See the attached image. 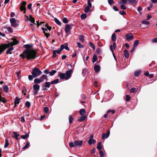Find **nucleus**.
I'll list each match as a JSON object with an SVG mask.
<instances>
[{
  "instance_id": "obj_18",
  "label": "nucleus",
  "mask_w": 157,
  "mask_h": 157,
  "mask_svg": "<svg viewBox=\"0 0 157 157\" xmlns=\"http://www.w3.org/2000/svg\"><path fill=\"white\" fill-rule=\"evenodd\" d=\"M3 88L4 91L6 93H7L9 91V88L8 86L6 85H4L3 86Z\"/></svg>"
},
{
  "instance_id": "obj_58",
  "label": "nucleus",
  "mask_w": 157,
  "mask_h": 157,
  "mask_svg": "<svg viewBox=\"0 0 157 157\" xmlns=\"http://www.w3.org/2000/svg\"><path fill=\"white\" fill-rule=\"evenodd\" d=\"M32 6V3H30L28 5L27 8L29 9H30Z\"/></svg>"
},
{
  "instance_id": "obj_64",
  "label": "nucleus",
  "mask_w": 157,
  "mask_h": 157,
  "mask_svg": "<svg viewBox=\"0 0 157 157\" xmlns=\"http://www.w3.org/2000/svg\"><path fill=\"white\" fill-rule=\"evenodd\" d=\"M121 9L123 10H125L126 9V8L125 7L124 5H121Z\"/></svg>"
},
{
  "instance_id": "obj_16",
  "label": "nucleus",
  "mask_w": 157,
  "mask_h": 157,
  "mask_svg": "<svg viewBox=\"0 0 157 157\" xmlns=\"http://www.w3.org/2000/svg\"><path fill=\"white\" fill-rule=\"evenodd\" d=\"M51 83H50L49 82H46L45 83V85H44V83L42 85V87H47L48 88H49L50 86Z\"/></svg>"
},
{
  "instance_id": "obj_8",
  "label": "nucleus",
  "mask_w": 157,
  "mask_h": 157,
  "mask_svg": "<svg viewBox=\"0 0 157 157\" xmlns=\"http://www.w3.org/2000/svg\"><path fill=\"white\" fill-rule=\"evenodd\" d=\"M41 29L43 31L45 36L47 38L50 35L49 34L50 31H49L48 29H47L46 28H44V27H42L41 28Z\"/></svg>"
},
{
  "instance_id": "obj_7",
  "label": "nucleus",
  "mask_w": 157,
  "mask_h": 157,
  "mask_svg": "<svg viewBox=\"0 0 157 157\" xmlns=\"http://www.w3.org/2000/svg\"><path fill=\"white\" fill-rule=\"evenodd\" d=\"M9 48V46L6 44H2L0 45V55L4 52L6 48Z\"/></svg>"
},
{
  "instance_id": "obj_53",
  "label": "nucleus",
  "mask_w": 157,
  "mask_h": 157,
  "mask_svg": "<svg viewBox=\"0 0 157 157\" xmlns=\"http://www.w3.org/2000/svg\"><path fill=\"white\" fill-rule=\"evenodd\" d=\"M77 44L79 48H83L84 47V46L82 44H81L79 42H78L77 43Z\"/></svg>"
},
{
  "instance_id": "obj_26",
  "label": "nucleus",
  "mask_w": 157,
  "mask_h": 157,
  "mask_svg": "<svg viewBox=\"0 0 157 157\" xmlns=\"http://www.w3.org/2000/svg\"><path fill=\"white\" fill-rule=\"evenodd\" d=\"M141 74V71H135L134 73V75L136 76H139Z\"/></svg>"
},
{
  "instance_id": "obj_35",
  "label": "nucleus",
  "mask_w": 157,
  "mask_h": 157,
  "mask_svg": "<svg viewBox=\"0 0 157 157\" xmlns=\"http://www.w3.org/2000/svg\"><path fill=\"white\" fill-rule=\"evenodd\" d=\"M139 41L138 40H136L134 42V47H136L139 44Z\"/></svg>"
},
{
  "instance_id": "obj_1",
  "label": "nucleus",
  "mask_w": 157,
  "mask_h": 157,
  "mask_svg": "<svg viewBox=\"0 0 157 157\" xmlns=\"http://www.w3.org/2000/svg\"><path fill=\"white\" fill-rule=\"evenodd\" d=\"M23 59L26 58L27 59H34L36 57V52L33 49L27 48L20 55Z\"/></svg>"
},
{
  "instance_id": "obj_5",
  "label": "nucleus",
  "mask_w": 157,
  "mask_h": 157,
  "mask_svg": "<svg viewBox=\"0 0 157 157\" xmlns=\"http://www.w3.org/2000/svg\"><path fill=\"white\" fill-rule=\"evenodd\" d=\"M11 25L13 27H16L18 26V22L14 18H11L10 19Z\"/></svg>"
},
{
  "instance_id": "obj_21",
  "label": "nucleus",
  "mask_w": 157,
  "mask_h": 157,
  "mask_svg": "<svg viewBox=\"0 0 157 157\" xmlns=\"http://www.w3.org/2000/svg\"><path fill=\"white\" fill-rule=\"evenodd\" d=\"M138 0H128V2L129 4H134L136 3Z\"/></svg>"
},
{
  "instance_id": "obj_6",
  "label": "nucleus",
  "mask_w": 157,
  "mask_h": 157,
  "mask_svg": "<svg viewBox=\"0 0 157 157\" xmlns=\"http://www.w3.org/2000/svg\"><path fill=\"white\" fill-rule=\"evenodd\" d=\"M11 40H13L12 41L7 44V45L9 46V48L10 46L13 47L15 45H17L19 43V41L16 39L12 38Z\"/></svg>"
},
{
  "instance_id": "obj_42",
  "label": "nucleus",
  "mask_w": 157,
  "mask_h": 157,
  "mask_svg": "<svg viewBox=\"0 0 157 157\" xmlns=\"http://www.w3.org/2000/svg\"><path fill=\"white\" fill-rule=\"evenodd\" d=\"M89 44L90 46L93 48L94 50L95 49V47L94 46V44L93 43L91 42H90Z\"/></svg>"
},
{
  "instance_id": "obj_43",
  "label": "nucleus",
  "mask_w": 157,
  "mask_h": 157,
  "mask_svg": "<svg viewBox=\"0 0 157 157\" xmlns=\"http://www.w3.org/2000/svg\"><path fill=\"white\" fill-rule=\"evenodd\" d=\"M127 2V0H121L120 3L122 4H126Z\"/></svg>"
},
{
  "instance_id": "obj_13",
  "label": "nucleus",
  "mask_w": 157,
  "mask_h": 157,
  "mask_svg": "<svg viewBox=\"0 0 157 157\" xmlns=\"http://www.w3.org/2000/svg\"><path fill=\"white\" fill-rule=\"evenodd\" d=\"M71 29V25L69 24L66 25L65 28V31L66 33H68Z\"/></svg>"
},
{
  "instance_id": "obj_30",
  "label": "nucleus",
  "mask_w": 157,
  "mask_h": 157,
  "mask_svg": "<svg viewBox=\"0 0 157 157\" xmlns=\"http://www.w3.org/2000/svg\"><path fill=\"white\" fill-rule=\"evenodd\" d=\"M86 118V116H83V117H81L80 118H79L78 120V121L81 122L82 121L85 120Z\"/></svg>"
},
{
  "instance_id": "obj_60",
  "label": "nucleus",
  "mask_w": 157,
  "mask_h": 157,
  "mask_svg": "<svg viewBox=\"0 0 157 157\" xmlns=\"http://www.w3.org/2000/svg\"><path fill=\"white\" fill-rule=\"evenodd\" d=\"M152 42L154 43H157V38H154L152 40Z\"/></svg>"
},
{
  "instance_id": "obj_44",
  "label": "nucleus",
  "mask_w": 157,
  "mask_h": 157,
  "mask_svg": "<svg viewBox=\"0 0 157 157\" xmlns=\"http://www.w3.org/2000/svg\"><path fill=\"white\" fill-rule=\"evenodd\" d=\"M44 111L45 113H48L49 111L48 108L47 107H44Z\"/></svg>"
},
{
  "instance_id": "obj_63",
  "label": "nucleus",
  "mask_w": 157,
  "mask_h": 157,
  "mask_svg": "<svg viewBox=\"0 0 157 157\" xmlns=\"http://www.w3.org/2000/svg\"><path fill=\"white\" fill-rule=\"evenodd\" d=\"M113 9L115 11H118V9L117 8V7L116 6H114L113 7Z\"/></svg>"
},
{
  "instance_id": "obj_55",
  "label": "nucleus",
  "mask_w": 157,
  "mask_h": 157,
  "mask_svg": "<svg viewBox=\"0 0 157 157\" xmlns=\"http://www.w3.org/2000/svg\"><path fill=\"white\" fill-rule=\"evenodd\" d=\"M108 2L110 5H112L113 3V0H108Z\"/></svg>"
},
{
  "instance_id": "obj_45",
  "label": "nucleus",
  "mask_w": 157,
  "mask_h": 157,
  "mask_svg": "<svg viewBox=\"0 0 157 157\" xmlns=\"http://www.w3.org/2000/svg\"><path fill=\"white\" fill-rule=\"evenodd\" d=\"M25 105L26 107L29 108L30 106V103L29 101H26L25 103Z\"/></svg>"
},
{
  "instance_id": "obj_34",
  "label": "nucleus",
  "mask_w": 157,
  "mask_h": 157,
  "mask_svg": "<svg viewBox=\"0 0 157 157\" xmlns=\"http://www.w3.org/2000/svg\"><path fill=\"white\" fill-rule=\"evenodd\" d=\"M9 142L8 140L7 139H5V143L4 145V147L5 148H6L8 147L9 146Z\"/></svg>"
},
{
  "instance_id": "obj_49",
  "label": "nucleus",
  "mask_w": 157,
  "mask_h": 157,
  "mask_svg": "<svg viewBox=\"0 0 157 157\" xmlns=\"http://www.w3.org/2000/svg\"><path fill=\"white\" fill-rule=\"evenodd\" d=\"M100 155L101 157H103L104 156V154L103 151L101 150L100 151Z\"/></svg>"
},
{
  "instance_id": "obj_39",
  "label": "nucleus",
  "mask_w": 157,
  "mask_h": 157,
  "mask_svg": "<svg viewBox=\"0 0 157 157\" xmlns=\"http://www.w3.org/2000/svg\"><path fill=\"white\" fill-rule=\"evenodd\" d=\"M87 17L86 14L85 13L83 14L81 16V17L82 19H85Z\"/></svg>"
},
{
  "instance_id": "obj_46",
  "label": "nucleus",
  "mask_w": 157,
  "mask_h": 157,
  "mask_svg": "<svg viewBox=\"0 0 157 157\" xmlns=\"http://www.w3.org/2000/svg\"><path fill=\"white\" fill-rule=\"evenodd\" d=\"M90 8V7H89L88 6H86L84 10V12L85 13L88 12Z\"/></svg>"
},
{
  "instance_id": "obj_48",
  "label": "nucleus",
  "mask_w": 157,
  "mask_h": 157,
  "mask_svg": "<svg viewBox=\"0 0 157 157\" xmlns=\"http://www.w3.org/2000/svg\"><path fill=\"white\" fill-rule=\"evenodd\" d=\"M141 22L143 24H145V25H148L150 23L149 21H142Z\"/></svg>"
},
{
  "instance_id": "obj_19",
  "label": "nucleus",
  "mask_w": 157,
  "mask_h": 157,
  "mask_svg": "<svg viewBox=\"0 0 157 157\" xmlns=\"http://www.w3.org/2000/svg\"><path fill=\"white\" fill-rule=\"evenodd\" d=\"M40 79L41 82H43L44 79H47V77L45 75H43L40 77Z\"/></svg>"
},
{
  "instance_id": "obj_54",
  "label": "nucleus",
  "mask_w": 157,
  "mask_h": 157,
  "mask_svg": "<svg viewBox=\"0 0 157 157\" xmlns=\"http://www.w3.org/2000/svg\"><path fill=\"white\" fill-rule=\"evenodd\" d=\"M20 121L22 122H25V119L24 117L22 116L21 118Z\"/></svg>"
},
{
  "instance_id": "obj_57",
  "label": "nucleus",
  "mask_w": 157,
  "mask_h": 157,
  "mask_svg": "<svg viewBox=\"0 0 157 157\" xmlns=\"http://www.w3.org/2000/svg\"><path fill=\"white\" fill-rule=\"evenodd\" d=\"M97 51L98 53L100 54L101 52V50L100 48H98L97 49Z\"/></svg>"
},
{
  "instance_id": "obj_12",
  "label": "nucleus",
  "mask_w": 157,
  "mask_h": 157,
  "mask_svg": "<svg viewBox=\"0 0 157 157\" xmlns=\"http://www.w3.org/2000/svg\"><path fill=\"white\" fill-rule=\"evenodd\" d=\"M13 134L11 135L12 137L15 138L16 140H19L18 136H20V134H18L16 132H13Z\"/></svg>"
},
{
  "instance_id": "obj_14",
  "label": "nucleus",
  "mask_w": 157,
  "mask_h": 157,
  "mask_svg": "<svg viewBox=\"0 0 157 157\" xmlns=\"http://www.w3.org/2000/svg\"><path fill=\"white\" fill-rule=\"evenodd\" d=\"M109 134H110V131L109 130H108L107 131V133L106 134L105 133H103L102 134V139H105V138H108L109 135Z\"/></svg>"
},
{
  "instance_id": "obj_17",
  "label": "nucleus",
  "mask_w": 157,
  "mask_h": 157,
  "mask_svg": "<svg viewBox=\"0 0 157 157\" xmlns=\"http://www.w3.org/2000/svg\"><path fill=\"white\" fill-rule=\"evenodd\" d=\"M43 25V26H44L43 27L46 28L47 29H48L49 31H50L52 27L51 26H49V25L47 23H45Z\"/></svg>"
},
{
  "instance_id": "obj_47",
  "label": "nucleus",
  "mask_w": 157,
  "mask_h": 157,
  "mask_svg": "<svg viewBox=\"0 0 157 157\" xmlns=\"http://www.w3.org/2000/svg\"><path fill=\"white\" fill-rule=\"evenodd\" d=\"M92 4L90 2V0H87V6H88L90 8L91 7Z\"/></svg>"
},
{
  "instance_id": "obj_32",
  "label": "nucleus",
  "mask_w": 157,
  "mask_h": 157,
  "mask_svg": "<svg viewBox=\"0 0 157 157\" xmlns=\"http://www.w3.org/2000/svg\"><path fill=\"white\" fill-rule=\"evenodd\" d=\"M97 149L101 150V144L100 142H99L97 145Z\"/></svg>"
},
{
  "instance_id": "obj_31",
  "label": "nucleus",
  "mask_w": 157,
  "mask_h": 157,
  "mask_svg": "<svg viewBox=\"0 0 157 157\" xmlns=\"http://www.w3.org/2000/svg\"><path fill=\"white\" fill-rule=\"evenodd\" d=\"M20 8V10L21 11H24L23 13H25L26 8L25 7L21 6Z\"/></svg>"
},
{
  "instance_id": "obj_37",
  "label": "nucleus",
  "mask_w": 157,
  "mask_h": 157,
  "mask_svg": "<svg viewBox=\"0 0 157 157\" xmlns=\"http://www.w3.org/2000/svg\"><path fill=\"white\" fill-rule=\"evenodd\" d=\"M56 72V71L55 70H52L51 72H49V75L50 76H52L54 75Z\"/></svg>"
},
{
  "instance_id": "obj_24",
  "label": "nucleus",
  "mask_w": 157,
  "mask_h": 157,
  "mask_svg": "<svg viewBox=\"0 0 157 157\" xmlns=\"http://www.w3.org/2000/svg\"><path fill=\"white\" fill-rule=\"evenodd\" d=\"M41 82V81L40 78H36L34 80V82L36 84H39Z\"/></svg>"
},
{
  "instance_id": "obj_28",
  "label": "nucleus",
  "mask_w": 157,
  "mask_h": 157,
  "mask_svg": "<svg viewBox=\"0 0 157 157\" xmlns=\"http://www.w3.org/2000/svg\"><path fill=\"white\" fill-rule=\"evenodd\" d=\"M59 81V80L58 79H56L55 80H54L53 81H52L51 82V84H56L58 83Z\"/></svg>"
},
{
  "instance_id": "obj_33",
  "label": "nucleus",
  "mask_w": 157,
  "mask_h": 157,
  "mask_svg": "<svg viewBox=\"0 0 157 157\" xmlns=\"http://www.w3.org/2000/svg\"><path fill=\"white\" fill-rule=\"evenodd\" d=\"M54 20L56 23L59 25H61V22L60 21L56 18H54Z\"/></svg>"
},
{
  "instance_id": "obj_2",
  "label": "nucleus",
  "mask_w": 157,
  "mask_h": 157,
  "mask_svg": "<svg viewBox=\"0 0 157 157\" xmlns=\"http://www.w3.org/2000/svg\"><path fill=\"white\" fill-rule=\"evenodd\" d=\"M72 71L71 70L67 71L65 74L59 72H58L59 76L60 79H68L71 77Z\"/></svg>"
},
{
  "instance_id": "obj_15",
  "label": "nucleus",
  "mask_w": 157,
  "mask_h": 157,
  "mask_svg": "<svg viewBox=\"0 0 157 157\" xmlns=\"http://www.w3.org/2000/svg\"><path fill=\"white\" fill-rule=\"evenodd\" d=\"M94 69L96 73H98L100 70V67L99 66L96 65L94 67Z\"/></svg>"
},
{
  "instance_id": "obj_41",
  "label": "nucleus",
  "mask_w": 157,
  "mask_h": 157,
  "mask_svg": "<svg viewBox=\"0 0 157 157\" xmlns=\"http://www.w3.org/2000/svg\"><path fill=\"white\" fill-rule=\"evenodd\" d=\"M29 16L30 17V21H31V22L32 23H34L35 22L34 18L32 17V16L31 15H29Z\"/></svg>"
},
{
  "instance_id": "obj_61",
  "label": "nucleus",
  "mask_w": 157,
  "mask_h": 157,
  "mask_svg": "<svg viewBox=\"0 0 157 157\" xmlns=\"http://www.w3.org/2000/svg\"><path fill=\"white\" fill-rule=\"evenodd\" d=\"M130 99V97L129 96L127 95L126 97V101H129V100Z\"/></svg>"
},
{
  "instance_id": "obj_4",
  "label": "nucleus",
  "mask_w": 157,
  "mask_h": 157,
  "mask_svg": "<svg viewBox=\"0 0 157 157\" xmlns=\"http://www.w3.org/2000/svg\"><path fill=\"white\" fill-rule=\"evenodd\" d=\"M31 73L33 78H36L41 75L42 72L39 69L35 67L33 69Z\"/></svg>"
},
{
  "instance_id": "obj_29",
  "label": "nucleus",
  "mask_w": 157,
  "mask_h": 157,
  "mask_svg": "<svg viewBox=\"0 0 157 157\" xmlns=\"http://www.w3.org/2000/svg\"><path fill=\"white\" fill-rule=\"evenodd\" d=\"M19 103V99L17 97L15 98V101H14V104H18Z\"/></svg>"
},
{
  "instance_id": "obj_50",
  "label": "nucleus",
  "mask_w": 157,
  "mask_h": 157,
  "mask_svg": "<svg viewBox=\"0 0 157 157\" xmlns=\"http://www.w3.org/2000/svg\"><path fill=\"white\" fill-rule=\"evenodd\" d=\"M63 22L64 23H68V21L66 17H64L63 19Z\"/></svg>"
},
{
  "instance_id": "obj_51",
  "label": "nucleus",
  "mask_w": 157,
  "mask_h": 157,
  "mask_svg": "<svg viewBox=\"0 0 157 157\" xmlns=\"http://www.w3.org/2000/svg\"><path fill=\"white\" fill-rule=\"evenodd\" d=\"M33 75H29L28 76L29 79L30 81H32L33 80Z\"/></svg>"
},
{
  "instance_id": "obj_3",
  "label": "nucleus",
  "mask_w": 157,
  "mask_h": 157,
  "mask_svg": "<svg viewBox=\"0 0 157 157\" xmlns=\"http://www.w3.org/2000/svg\"><path fill=\"white\" fill-rule=\"evenodd\" d=\"M83 144L82 140H75L73 143L70 142L69 143V145L70 147H80Z\"/></svg>"
},
{
  "instance_id": "obj_27",
  "label": "nucleus",
  "mask_w": 157,
  "mask_h": 157,
  "mask_svg": "<svg viewBox=\"0 0 157 157\" xmlns=\"http://www.w3.org/2000/svg\"><path fill=\"white\" fill-rule=\"evenodd\" d=\"M112 40L113 41H114L116 40V36L115 33L113 34L111 37Z\"/></svg>"
},
{
  "instance_id": "obj_20",
  "label": "nucleus",
  "mask_w": 157,
  "mask_h": 157,
  "mask_svg": "<svg viewBox=\"0 0 157 157\" xmlns=\"http://www.w3.org/2000/svg\"><path fill=\"white\" fill-rule=\"evenodd\" d=\"M79 113L82 116H84L86 114L85 111L84 109H81L79 111Z\"/></svg>"
},
{
  "instance_id": "obj_59",
  "label": "nucleus",
  "mask_w": 157,
  "mask_h": 157,
  "mask_svg": "<svg viewBox=\"0 0 157 157\" xmlns=\"http://www.w3.org/2000/svg\"><path fill=\"white\" fill-rule=\"evenodd\" d=\"M26 2L25 1H23L21 4V6H24L25 7V6L26 5Z\"/></svg>"
},
{
  "instance_id": "obj_38",
  "label": "nucleus",
  "mask_w": 157,
  "mask_h": 157,
  "mask_svg": "<svg viewBox=\"0 0 157 157\" xmlns=\"http://www.w3.org/2000/svg\"><path fill=\"white\" fill-rule=\"evenodd\" d=\"M97 59V56L96 55H94L93 56L92 59V62L93 63L96 61Z\"/></svg>"
},
{
  "instance_id": "obj_52",
  "label": "nucleus",
  "mask_w": 157,
  "mask_h": 157,
  "mask_svg": "<svg viewBox=\"0 0 157 157\" xmlns=\"http://www.w3.org/2000/svg\"><path fill=\"white\" fill-rule=\"evenodd\" d=\"M136 88H132L130 90V92L131 93H133L136 90Z\"/></svg>"
},
{
  "instance_id": "obj_25",
  "label": "nucleus",
  "mask_w": 157,
  "mask_h": 157,
  "mask_svg": "<svg viewBox=\"0 0 157 157\" xmlns=\"http://www.w3.org/2000/svg\"><path fill=\"white\" fill-rule=\"evenodd\" d=\"M0 101L3 103H5L6 101V99L2 97L1 95L0 94Z\"/></svg>"
},
{
  "instance_id": "obj_36",
  "label": "nucleus",
  "mask_w": 157,
  "mask_h": 157,
  "mask_svg": "<svg viewBox=\"0 0 157 157\" xmlns=\"http://www.w3.org/2000/svg\"><path fill=\"white\" fill-rule=\"evenodd\" d=\"M73 118L71 115H70L69 116V123L71 124L72 123Z\"/></svg>"
},
{
  "instance_id": "obj_23",
  "label": "nucleus",
  "mask_w": 157,
  "mask_h": 157,
  "mask_svg": "<svg viewBox=\"0 0 157 157\" xmlns=\"http://www.w3.org/2000/svg\"><path fill=\"white\" fill-rule=\"evenodd\" d=\"M13 48L12 47L10 48L6 52V53L7 54H11L12 53L11 52L13 51Z\"/></svg>"
},
{
  "instance_id": "obj_62",
  "label": "nucleus",
  "mask_w": 157,
  "mask_h": 157,
  "mask_svg": "<svg viewBox=\"0 0 157 157\" xmlns=\"http://www.w3.org/2000/svg\"><path fill=\"white\" fill-rule=\"evenodd\" d=\"M29 146V144L28 143H27L26 144L25 146L23 147L24 149H26Z\"/></svg>"
},
{
  "instance_id": "obj_56",
  "label": "nucleus",
  "mask_w": 157,
  "mask_h": 157,
  "mask_svg": "<svg viewBox=\"0 0 157 157\" xmlns=\"http://www.w3.org/2000/svg\"><path fill=\"white\" fill-rule=\"evenodd\" d=\"M112 112L113 114L115 113V111L114 110H111L110 109H109L108 110L107 112V113H109V112Z\"/></svg>"
},
{
  "instance_id": "obj_10",
  "label": "nucleus",
  "mask_w": 157,
  "mask_h": 157,
  "mask_svg": "<svg viewBox=\"0 0 157 157\" xmlns=\"http://www.w3.org/2000/svg\"><path fill=\"white\" fill-rule=\"evenodd\" d=\"M33 87L34 90H35L34 94H36V93L40 90V86L37 84H35L33 86Z\"/></svg>"
},
{
  "instance_id": "obj_9",
  "label": "nucleus",
  "mask_w": 157,
  "mask_h": 157,
  "mask_svg": "<svg viewBox=\"0 0 157 157\" xmlns=\"http://www.w3.org/2000/svg\"><path fill=\"white\" fill-rule=\"evenodd\" d=\"M126 40L128 41H130L133 38V36L131 33L127 34L126 35Z\"/></svg>"
},
{
  "instance_id": "obj_40",
  "label": "nucleus",
  "mask_w": 157,
  "mask_h": 157,
  "mask_svg": "<svg viewBox=\"0 0 157 157\" xmlns=\"http://www.w3.org/2000/svg\"><path fill=\"white\" fill-rule=\"evenodd\" d=\"M21 137L23 139H26L28 138L29 135L28 134H27L25 135H21Z\"/></svg>"
},
{
  "instance_id": "obj_22",
  "label": "nucleus",
  "mask_w": 157,
  "mask_h": 157,
  "mask_svg": "<svg viewBox=\"0 0 157 157\" xmlns=\"http://www.w3.org/2000/svg\"><path fill=\"white\" fill-rule=\"evenodd\" d=\"M124 54L126 58H128L129 57V54L128 50H125L124 51Z\"/></svg>"
},
{
  "instance_id": "obj_11",
  "label": "nucleus",
  "mask_w": 157,
  "mask_h": 157,
  "mask_svg": "<svg viewBox=\"0 0 157 157\" xmlns=\"http://www.w3.org/2000/svg\"><path fill=\"white\" fill-rule=\"evenodd\" d=\"M93 136L92 135H91L90 136V138L88 141V143L89 144H93L96 142V141L93 140Z\"/></svg>"
}]
</instances>
